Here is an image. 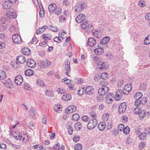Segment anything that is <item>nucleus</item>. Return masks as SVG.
I'll list each match as a JSON object with an SVG mask.
<instances>
[{"mask_svg":"<svg viewBox=\"0 0 150 150\" xmlns=\"http://www.w3.org/2000/svg\"><path fill=\"white\" fill-rule=\"evenodd\" d=\"M16 134V132L13 134V137L16 140H20L24 142H26L28 140V136L26 134H19L17 135Z\"/></svg>","mask_w":150,"mask_h":150,"instance_id":"nucleus-1","label":"nucleus"},{"mask_svg":"<svg viewBox=\"0 0 150 150\" xmlns=\"http://www.w3.org/2000/svg\"><path fill=\"white\" fill-rule=\"evenodd\" d=\"M86 4L81 2L77 4L74 7L75 11L77 12H80L85 8H86Z\"/></svg>","mask_w":150,"mask_h":150,"instance_id":"nucleus-2","label":"nucleus"},{"mask_svg":"<svg viewBox=\"0 0 150 150\" xmlns=\"http://www.w3.org/2000/svg\"><path fill=\"white\" fill-rule=\"evenodd\" d=\"M38 64L41 68H45L50 66L52 64L51 62L48 60H40L38 62Z\"/></svg>","mask_w":150,"mask_h":150,"instance_id":"nucleus-3","label":"nucleus"},{"mask_svg":"<svg viewBox=\"0 0 150 150\" xmlns=\"http://www.w3.org/2000/svg\"><path fill=\"white\" fill-rule=\"evenodd\" d=\"M97 123V120L95 118L90 120L87 124V128L89 130L93 129L96 126Z\"/></svg>","mask_w":150,"mask_h":150,"instance_id":"nucleus-4","label":"nucleus"},{"mask_svg":"<svg viewBox=\"0 0 150 150\" xmlns=\"http://www.w3.org/2000/svg\"><path fill=\"white\" fill-rule=\"evenodd\" d=\"M115 99V95L112 93H108L106 96V101L108 103H110Z\"/></svg>","mask_w":150,"mask_h":150,"instance_id":"nucleus-5","label":"nucleus"},{"mask_svg":"<svg viewBox=\"0 0 150 150\" xmlns=\"http://www.w3.org/2000/svg\"><path fill=\"white\" fill-rule=\"evenodd\" d=\"M109 90V88L108 87L104 86V88H101L99 89L98 93L100 95L104 96L108 92Z\"/></svg>","mask_w":150,"mask_h":150,"instance_id":"nucleus-6","label":"nucleus"},{"mask_svg":"<svg viewBox=\"0 0 150 150\" xmlns=\"http://www.w3.org/2000/svg\"><path fill=\"white\" fill-rule=\"evenodd\" d=\"M12 38L13 42L15 43L19 44L21 42V38L18 34H14L12 36Z\"/></svg>","mask_w":150,"mask_h":150,"instance_id":"nucleus-7","label":"nucleus"},{"mask_svg":"<svg viewBox=\"0 0 150 150\" xmlns=\"http://www.w3.org/2000/svg\"><path fill=\"white\" fill-rule=\"evenodd\" d=\"M86 19V16L85 15L82 13H81L78 15L76 18V21L78 23H83Z\"/></svg>","mask_w":150,"mask_h":150,"instance_id":"nucleus-8","label":"nucleus"},{"mask_svg":"<svg viewBox=\"0 0 150 150\" xmlns=\"http://www.w3.org/2000/svg\"><path fill=\"white\" fill-rule=\"evenodd\" d=\"M110 38L109 36H106L100 40V42L98 44V47H100L103 45L108 43L110 41Z\"/></svg>","mask_w":150,"mask_h":150,"instance_id":"nucleus-9","label":"nucleus"},{"mask_svg":"<svg viewBox=\"0 0 150 150\" xmlns=\"http://www.w3.org/2000/svg\"><path fill=\"white\" fill-rule=\"evenodd\" d=\"M122 93H123V90L122 91L121 90L119 89L117 91L115 96V100L116 101L120 100L122 98Z\"/></svg>","mask_w":150,"mask_h":150,"instance_id":"nucleus-10","label":"nucleus"},{"mask_svg":"<svg viewBox=\"0 0 150 150\" xmlns=\"http://www.w3.org/2000/svg\"><path fill=\"white\" fill-rule=\"evenodd\" d=\"M126 108V103L125 102L121 103L119 108V112L120 114L124 113Z\"/></svg>","mask_w":150,"mask_h":150,"instance_id":"nucleus-11","label":"nucleus"},{"mask_svg":"<svg viewBox=\"0 0 150 150\" xmlns=\"http://www.w3.org/2000/svg\"><path fill=\"white\" fill-rule=\"evenodd\" d=\"M26 64L29 67L31 68H34L36 65L35 62L32 59H28L26 62Z\"/></svg>","mask_w":150,"mask_h":150,"instance_id":"nucleus-12","label":"nucleus"},{"mask_svg":"<svg viewBox=\"0 0 150 150\" xmlns=\"http://www.w3.org/2000/svg\"><path fill=\"white\" fill-rule=\"evenodd\" d=\"M131 90V85L130 83L127 84L124 87L123 94L128 95Z\"/></svg>","mask_w":150,"mask_h":150,"instance_id":"nucleus-13","label":"nucleus"},{"mask_svg":"<svg viewBox=\"0 0 150 150\" xmlns=\"http://www.w3.org/2000/svg\"><path fill=\"white\" fill-rule=\"evenodd\" d=\"M6 16L11 18H15L17 16L16 13L13 11H8L6 13Z\"/></svg>","mask_w":150,"mask_h":150,"instance_id":"nucleus-14","label":"nucleus"},{"mask_svg":"<svg viewBox=\"0 0 150 150\" xmlns=\"http://www.w3.org/2000/svg\"><path fill=\"white\" fill-rule=\"evenodd\" d=\"M23 81V78L21 75L16 76L15 79V82L17 85H20Z\"/></svg>","mask_w":150,"mask_h":150,"instance_id":"nucleus-15","label":"nucleus"},{"mask_svg":"<svg viewBox=\"0 0 150 150\" xmlns=\"http://www.w3.org/2000/svg\"><path fill=\"white\" fill-rule=\"evenodd\" d=\"M85 92L87 94L90 95L93 93L94 89L92 86H87L85 89Z\"/></svg>","mask_w":150,"mask_h":150,"instance_id":"nucleus-16","label":"nucleus"},{"mask_svg":"<svg viewBox=\"0 0 150 150\" xmlns=\"http://www.w3.org/2000/svg\"><path fill=\"white\" fill-rule=\"evenodd\" d=\"M16 59L18 62L21 64H23L25 63L26 61L25 57L22 55L18 56Z\"/></svg>","mask_w":150,"mask_h":150,"instance_id":"nucleus-17","label":"nucleus"},{"mask_svg":"<svg viewBox=\"0 0 150 150\" xmlns=\"http://www.w3.org/2000/svg\"><path fill=\"white\" fill-rule=\"evenodd\" d=\"M96 43V41L93 38H89L88 42V45L91 47H93Z\"/></svg>","mask_w":150,"mask_h":150,"instance_id":"nucleus-18","label":"nucleus"},{"mask_svg":"<svg viewBox=\"0 0 150 150\" xmlns=\"http://www.w3.org/2000/svg\"><path fill=\"white\" fill-rule=\"evenodd\" d=\"M21 51L23 54L26 55H28L30 54L31 53L30 49L28 47H23Z\"/></svg>","mask_w":150,"mask_h":150,"instance_id":"nucleus-19","label":"nucleus"},{"mask_svg":"<svg viewBox=\"0 0 150 150\" xmlns=\"http://www.w3.org/2000/svg\"><path fill=\"white\" fill-rule=\"evenodd\" d=\"M95 53L96 55H100L104 52V49L102 47H98L94 50Z\"/></svg>","mask_w":150,"mask_h":150,"instance_id":"nucleus-20","label":"nucleus"},{"mask_svg":"<svg viewBox=\"0 0 150 150\" xmlns=\"http://www.w3.org/2000/svg\"><path fill=\"white\" fill-rule=\"evenodd\" d=\"M97 64L99 66L98 68L100 69H106L108 68L107 66L106 65L105 63L103 62H102L100 61L98 62V64Z\"/></svg>","mask_w":150,"mask_h":150,"instance_id":"nucleus-21","label":"nucleus"},{"mask_svg":"<svg viewBox=\"0 0 150 150\" xmlns=\"http://www.w3.org/2000/svg\"><path fill=\"white\" fill-rule=\"evenodd\" d=\"M57 7L56 5L54 4H50L48 7V10L51 13L54 12Z\"/></svg>","mask_w":150,"mask_h":150,"instance_id":"nucleus-22","label":"nucleus"},{"mask_svg":"<svg viewBox=\"0 0 150 150\" xmlns=\"http://www.w3.org/2000/svg\"><path fill=\"white\" fill-rule=\"evenodd\" d=\"M71 98V96L70 94H66L63 95L62 97V100L65 101H68L70 100Z\"/></svg>","mask_w":150,"mask_h":150,"instance_id":"nucleus-23","label":"nucleus"},{"mask_svg":"<svg viewBox=\"0 0 150 150\" xmlns=\"http://www.w3.org/2000/svg\"><path fill=\"white\" fill-rule=\"evenodd\" d=\"M3 83L7 87L10 88L11 87V86L12 83L10 79H8L7 80H4Z\"/></svg>","mask_w":150,"mask_h":150,"instance_id":"nucleus-24","label":"nucleus"},{"mask_svg":"<svg viewBox=\"0 0 150 150\" xmlns=\"http://www.w3.org/2000/svg\"><path fill=\"white\" fill-rule=\"evenodd\" d=\"M105 122H100L98 125V128L100 130H103L105 127Z\"/></svg>","mask_w":150,"mask_h":150,"instance_id":"nucleus-25","label":"nucleus"},{"mask_svg":"<svg viewBox=\"0 0 150 150\" xmlns=\"http://www.w3.org/2000/svg\"><path fill=\"white\" fill-rule=\"evenodd\" d=\"M42 38L44 40H48L51 38V35L50 34H43L42 36Z\"/></svg>","mask_w":150,"mask_h":150,"instance_id":"nucleus-26","label":"nucleus"},{"mask_svg":"<svg viewBox=\"0 0 150 150\" xmlns=\"http://www.w3.org/2000/svg\"><path fill=\"white\" fill-rule=\"evenodd\" d=\"M36 82L37 85L40 87H43L45 85L43 81L40 79H37Z\"/></svg>","mask_w":150,"mask_h":150,"instance_id":"nucleus-27","label":"nucleus"},{"mask_svg":"<svg viewBox=\"0 0 150 150\" xmlns=\"http://www.w3.org/2000/svg\"><path fill=\"white\" fill-rule=\"evenodd\" d=\"M70 61L69 60L66 61L64 63L65 66V68L67 71H69L70 70Z\"/></svg>","mask_w":150,"mask_h":150,"instance_id":"nucleus-28","label":"nucleus"},{"mask_svg":"<svg viewBox=\"0 0 150 150\" xmlns=\"http://www.w3.org/2000/svg\"><path fill=\"white\" fill-rule=\"evenodd\" d=\"M6 76V75L5 72L2 70H0V80L5 79Z\"/></svg>","mask_w":150,"mask_h":150,"instance_id":"nucleus-29","label":"nucleus"},{"mask_svg":"<svg viewBox=\"0 0 150 150\" xmlns=\"http://www.w3.org/2000/svg\"><path fill=\"white\" fill-rule=\"evenodd\" d=\"M82 127V125L81 123L79 122H78L75 124L74 127L76 130H78L81 129Z\"/></svg>","mask_w":150,"mask_h":150,"instance_id":"nucleus-30","label":"nucleus"},{"mask_svg":"<svg viewBox=\"0 0 150 150\" xmlns=\"http://www.w3.org/2000/svg\"><path fill=\"white\" fill-rule=\"evenodd\" d=\"M25 74L28 76H30L34 74L33 71L31 69H28L25 72Z\"/></svg>","mask_w":150,"mask_h":150,"instance_id":"nucleus-31","label":"nucleus"},{"mask_svg":"<svg viewBox=\"0 0 150 150\" xmlns=\"http://www.w3.org/2000/svg\"><path fill=\"white\" fill-rule=\"evenodd\" d=\"M146 112L145 111L141 110L139 114L140 119H143L146 115Z\"/></svg>","mask_w":150,"mask_h":150,"instance_id":"nucleus-32","label":"nucleus"},{"mask_svg":"<svg viewBox=\"0 0 150 150\" xmlns=\"http://www.w3.org/2000/svg\"><path fill=\"white\" fill-rule=\"evenodd\" d=\"M9 1H6L2 4V6L5 9H9L10 7V5L9 4Z\"/></svg>","mask_w":150,"mask_h":150,"instance_id":"nucleus-33","label":"nucleus"},{"mask_svg":"<svg viewBox=\"0 0 150 150\" xmlns=\"http://www.w3.org/2000/svg\"><path fill=\"white\" fill-rule=\"evenodd\" d=\"M143 96L142 93L140 92L137 93L134 96L135 99H140Z\"/></svg>","mask_w":150,"mask_h":150,"instance_id":"nucleus-34","label":"nucleus"},{"mask_svg":"<svg viewBox=\"0 0 150 150\" xmlns=\"http://www.w3.org/2000/svg\"><path fill=\"white\" fill-rule=\"evenodd\" d=\"M29 114L31 117L34 116L35 114V109L34 107H31L29 110Z\"/></svg>","mask_w":150,"mask_h":150,"instance_id":"nucleus-35","label":"nucleus"},{"mask_svg":"<svg viewBox=\"0 0 150 150\" xmlns=\"http://www.w3.org/2000/svg\"><path fill=\"white\" fill-rule=\"evenodd\" d=\"M45 93L46 96L48 97H52L54 95L53 92L50 90H46L45 91Z\"/></svg>","mask_w":150,"mask_h":150,"instance_id":"nucleus-36","label":"nucleus"},{"mask_svg":"<svg viewBox=\"0 0 150 150\" xmlns=\"http://www.w3.org/2000/svg\"><path fill=\"white\" fill-rule=\"evenodd\" d=\"M48 42L46 41L45 40L39 44L40 46H44V47H47L48 46V47H53L52 46H50L48 44Z\"/></svg>","mask_w":150,"mask_h":150,"instance_id":"nucleus-37","label":"nucleus"},{"mask_svg":"<svg viewBox=\"0 0 150 150\" xmlns=\"http://www.w3.org/2000/svg\"><path fill=\"white\" fill-rule=\"evenodd\" d=\"M54 110L57 112H59L62 110V108L61 105H57L54 106Z\"/></svg>","mask_w":150,"mask_h":150,"instance_id":"nucleus-38","label":"nucleus"},{"mask_svg":"<svg viewBox=\"0 0 150 150\" xmlns=\"http://www.w3.org/2000/svg\"><path fill=\"white\" fill-rule=\"evenodd\" d=\"M54 12L56 15H59L62 12L61 9L59 7H57Z\"/></svg>","mask_w":150,"mask_h":150,"instance_id":"nucleus-39","label":"nucleus"},{"mask_svg":"<svg viewBox=\"0 0 150 150\" xmlns=\"http://www.w3.org/2000/svg\"><path fill=\"white\" fill-rule=\"evenodd\" d=\"M90 27L89 24H88V22L86 21L85 23L84 22L82 23V25L81 27L83 29H87Z\"/></svg>","mask_w":150,"mask_h":150,"instance_id":"nucleus-40","label":"nucleus"},{"mask_svg":"<svg viewBox=\"0 0 150 150\" xmlns=\"http://www.w3.org/2000/svg\"><path fill=\"white\" fill-rule=\"evenodd\" d=\"M83 147L82 145L81 144H77L74 146V149L75 150H81Z\"/></svg>","mask_w":150,"mask_h":150,"instance_id":"nucleus-41","label":"nucleus"},{"mask_svg":"<svg viewBox=\"0 0 150 150\" xmlns=\"http://www.w3.org/2000/svg\"><path fill=\"white\" fill-rule=\"evenodd\" d=\"M150 43V35H148L146 37L144 41V43L146 45H147Z\"/></svg>","mask_w":150,"mask_h":150,"instance_id":"nucleus-42","label":"nucleus"},{"mask_svg":"<svg viewBox=\"0 0 150 150\" xmlns=\"http://www.w3.org/2000/svg\"><path fill=\"white\" fill-rule=\"evenodd\" d=\"M139 139L142 140L145 139L146 138V134L145 132L142 133L139 135Z\"/></svg>","mask_w":150,"mask_h":150,"instance_id":"nucleus-43","label":"nucleus"},{"mask_svg":"<svg viewBox=\"0 0 150 150\" xmlns=\"http://www.w3.org/2000/svg\"><path fill=\"white\" fill-rule=\"evenodd\" d=\"M142 110L139 107H137L133 110V112L135 115H138Z\"/></svg>","mask_w":150,"mask_h":150,"instance_id":"nucleus-44","label":"nucleus"},{"mask_svg":"<svg viewBox=\"0 0 150 150\" xmlns=\"http://www.w3.org/2000/svg\"><path fill=\"white\" fill-rule=\"evenodd\" d=\"M49 28L51 30L54 32H57L58 30V28L57 27L52 25H50Z\"/></svg>","mask_w":150,"mask_h":150,"instance_id":"nucleus-45","label":"nucleus"},{"mask_svg":"<svg viewBox=\"0 0 150 150\" xmlns=\"http://www.w3.org/2000/svg\"><path fill=\"white\" fill-rule=\"evenodd\" d=\"M80 117L77 114H74L72 116V119L73 120L77 121L79 119Z\"/></svg>","mask_w":150,"mask_h":150,"instance_id":"nucleus-46","label":"nucleus"},{"mask_svg":"<svg viewBox=\"0 0 150 150\" xmlns=\"http://www.w3.org/2000/svg\"><path fill=\"white\" fill-rule=\"evenodd\" d=\"M100 32L98 31H96L95 32H93V36L96 38L99 39V35H100Z\"/></svg>","mask_w":150,"mask_h":150,"instance_id":"nucleus-47","label":"nucleus"},{"mask_svg":"<svg viewBox=\"0 0 150 150\" xmlns=\"http://www.w3.org/2000/svg\"><path fill=\"white\" fill-rule=\"evenodd\" d=\"M145 145V142H141L139 144L138 148L139 149L141 150L144 148Z\"/></svg>","mask_w":150,"mask_h":150,"instance_id":"nucleus-48","label":"nucleus"},{"mask_svg":"<svg viewBox=\"0 0 150 150\" xmlns=\"http://www.w3.org/2000/svg\"><path fill=\"white\" fill-rule=\"evenodd\" d=\"M146 2L142 0L139 1L138 2L139 6L142 7H144L146 5Z\"/></svg>","mask_w":150,"mask_h":150,"instance_id":"nucleus-49","label":"nucleus"},{"mask_svg":"<svg viewBox=\"0 0 150 150\" xmlns=\"http://www.w3.org/2000/svg\"><path fill=\"white\" fill-rule=\"evenodd\" d=\"M125 128V126L123 124H120L118 127V131H121L122 130L123 131V129Z\"/></svg>","mask_w":150,"mask_h":150,"instance_id":"nucleus-50","label":"nucleus"},{"mask_svg":"<svg viewBox=\"0 0 150 150\" xmlns=\"http://www.w3.org/2000/svg\"><path fill=\"white\" fill-rule=\"evenodd\" d=\"M130 131V129L129 127L128 126H126L123 129V132L124 134H128Z\"/></svg>","mask_w":150,"mask_h":150,"instance_id":"nucleus-51","label":"nucleus"},{"mask_svg":"<svg viewBox=\"0 0 150 150\" xmlns=\"http://www.w3.org/2000/svg\"><path fill=\"white\" fill-rule=\"evenodd\" d=\"M108 76V75L107 73L104 72L101 75V77L103 79H105Z\"/></svg>","mask_w":150,"mask_h":150,"instance_id":"nucleus-52","label":"nucleus"},{"mask_svg":"<svg viewBox=\"0 0 150 150\" xmlns=\"http://www.w3.org/2000/svg\"><path fill=\"white\" fill-rule=\"evenodd\" d=\"M81 119L83 121L86 122H88L89 120V117L87 115H84L82 117Z\"/></svg>","mask_w":150,"mask_h":150,"instance_id":"nucleus-53","label":"nucleus"},{"mask_svg":"<svg viewBox=\"0 0 150 150\" xmlns=\"http://www.w3.org/2000/svg\"><path fill=\"white\" fill-rule=\"evenodd\" d=\"M106 56L107 57V58L109 59H112L113 57V54L110 52H107Z\"/></svg>","mask_w":150,"mask_h":150,"instance_id":"nucleus-54","label":"nucleus"},{"mask_svg":"<svg viewBox=\"0 0 150 150\" xmlns=\"http://www.w3.org/2000/svg\"><path fill=\"white\" fill-rule=\"evenodd\" d=\"M108 117L109 114L107 113H104L103 115V117L105 121H106L108 120Z\"/></svg>","mask_w":150,"mask_h":150,"instance_id":"nucleus-55","label":"nucleus"},{"mask_svg":"<svg viewBox=\"0 0 150 150\" xmlns=\"http://www.w3.org/2000/svg\"><path fill=\"white\" fill-rule=\"evenodd\" d=\"M93 60L95 63H96L97 64H98V62L100 61V58L98 57L97 56H95L93 57Z\"/></svg>","mask_w":150,"mask_h":150,"instance_id":"nucleus-56","label":"nucleus"},{"mask_svg":"<svg viewBox=\"0 0 150 150\" xmlns=\"http://www.w3.org/2000/svg\"><path fill=\"white\" fill-rule=\"evenodd\" d=\"M71 108L70 107V106L68 107L65 110V112L66 113H72L73 112L72 111V110H71Z\"/></svg>","mask_w":150,"mask_h":150,"instance_id":"nucleus-57","label":"nucleus"},{"mask_svg":"<svg viewBox=\"0 0 150 150\" xmlns=\"http://www.w3.org/2000/svg\"><path fill=\"white\" fill-rule=\"evenodd\" d=\"M66 90L63 88H59L58 89V92L59 93L63 94L65 92Z\"/></svg>","mask_w":150,"mask_h":150,"instance_id":"nucleus-58","label":"nucleus"},{"mask_svg":"<svg viewBox=\"0 0 150 150\" xmlns=\"http://www.w3.org/2000/svg\"><path fill=\"white\" fill-rule=\"evenodd\" d=\"M140 101L141 102V104H145L147 102V99L146 98H143L142 100H140Z\"/></svg>","mask_w":150,"mask_h":150,"instance_id":"nucleus-59","label":"nucleus"},{"mask_svg":"<svg viewBox=\"0 0 150 150\" xmlns=\"http://www.w3.org/2000/svg\"><path fill=\"white\" fill-rule=\"evenodd\" d=\"M136 100L135 101L134 103V105L136 106H138L141 104V102L140 99H135Z\"/></svg>","mask_w":150,"mask_h":150,"instance_id":"nucleus-60","label":"nucleus"},{"mask_svg":"<svg viewBox=\"0 0 150 150\" xmlns=\"http://www.w3.org/2000/svg\"><path fill=\"white\" fill-rule=\"evenodd\" d=\"M23 86L24 88L27 90H29L30 89V86L28 83H25L24 84Z\"/></svg>","mask_w":150,"mask_h":150,"instance_id":"nucleus-61","label":"nucleus"},{"mask_svg":"<svg viewBox=\"0 0 150 150\" xmlns=\"http://www.w3.org/2000/svg\"><path fill=\"white\" fill-rule=\"evenodd\" d=\"M84 88H82L78 90V94L80 95H82L84 93Z\"/></svg>","mask_w":150,"mask_h":150,"instance_id":"nucleus-62","label":"nucleus"},{"mask_svg":"<svg viewBox=\"0 0 150 150\" xmlns=\"http://www.w3.org/2000/svg\"><path fill=\"white\" fill-rule=\"evenodd\" d=\"M100 86H102L103 88L104 87V86H106V82L104 80L101 81L100 82Z\"/></svg>","mask_w":150,"mask_h":150,"instance_id":"nucleus-63","label":"nucleus"},{"mask_svg":"<svg viewBox=\"0 0 150 150\" xmlns=\"http://www.w3.org/2000/svg\"><path fill=\"white\" fill-rule=\"evenodd\" d=\"M14 26L13 25H11L10 27V31L12 33H14L15 32V30Z\"/></svg>","mask_w":150,"mask_h":150,"instance_id":"nucleus-64","label":"nucleus"}]
</instances>
